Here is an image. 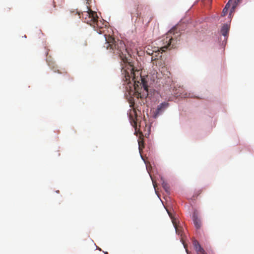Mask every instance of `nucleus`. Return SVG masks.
Segmentation results:
<instances>
[{"label":"nucleus","mask_w":254,"mask_h":254,"mask_svg":"<svg viewBox=\"0 0 254 254\" xmlns=\"http://www.w3.org/2000/svg\"><path fill=\"white\" fill-rule=\"evenodd\" d=\"M192 244L197 254H207L199 242L194 239L192 241Z\"/></svg>","instance_id":"nucleus-6"},{"label":"nucleus","mask_w":254,"mask_h":254,"mask_svg":"<svg viewBox=\"0 0 254 254\" xmlns=\"http://www.w3.org/2000/svg\"><path fill=\"white\" fill-rule=\"evenodd\" d=\"M152 61L153 62V64H156V65H159L160 66L163 65V61L161 59H153V57H152Z\"/></svg>","instance_id":"nucleus-11"},{"label":"nucleus","mask_w":254,"mask_h":254,"mask_svg":"<svg viewBox=\"0 0 254 254\" xmlns=\"http://www.w3.org/2000/svg\"><path fill=\"white\" fill-rule=\"evenodd\" d=\"M105 254H108V253L107 252H105Z\"/></svg>","instance_id":"nucleus-21"},{"label":"nucleus","mask_w":254,"mask_h":254,"mask_svg":"<svg viewBox=\"0 0 254 254\" xmlns=\"http://www.w3.org/2000/svg\"><path fill=\"white\" fill-rule=\"evenodd\" d=\"M192 220L195 228L197 229H200L201 226V222L198 218L197 213L195 211L193 214Z\"/></svg>","instance_id":"nucleus-7"},{"label":"nucleus","mask_w":254,"mask_h":254,"mask_svg":"<svg viewBox=\"0 0 254 254\" xmlns=\"http://www.w3.org/2000/svg\"><path fill=\"white\" fill-rule=\"evenodd\" d=\"M151 19H152V18H150V19H149V21H148V22H150V20H151Z\"/></svg>","instance_id":"nucleus-20"},{"label":"nucleus","mask_w":254,"mask_h":254,"mask_svg":"<svg viewBox=\"0 0 254 254\" xmlns=\"http://www.w3.org/2000/svg\"><path fill=\"white\" fill-rule=\"evenodd\" d=\"M180 36V34L177 32V28L174 27L172 28L161 40L162 44L159 48V51L161 53L166 51L167 50H170L174 48V41L177 36Z\"/></svg>","instance_id":"nucleus-3"},{"label":"nucleus","mask_w":254,"mask_h":254,"mask_svg":"<svg viewBox=\"0 0 254 254\" xmlns=\"http://www.w3.org/2000/svg\"><path fill=\"white\" fill-rule=\"evenodd\" d=\"M136 15H136V17H140V15H141V14H140V13H136Z\"/></svg>","instance_id":"nucleus-16"},{"label":"nucleus","mask_w":254,"mask_h":254,"mask_svg":"<svg viewBox=\"0 0 254 254\" xmlns=\"http://www.w3.org/2000/svg\"><path fill=\"white\" fill-rule=\"evenodd\" d=\"M172 221L173 225L175 228L176 233L178 235H181L182 236L183 228L177 224V223H176L175 220L172 219Z\"/></svg>","instance_id":"nucleus-10"},{"label":"nucleus","mask_w":254,"mask_h":254,"mask_svg":"<svg viewBox=\"0 0 254 254\" xmlns=\"http://www.w3.org/2000/svg\"><path fill=\"white\" fill-rule=\"evenodd\" d=\"M169 106V104L167 102H163L158 106L157 108V114H160L164 110Z\"/></svg>","instance_id":"nucleus-9"},{"label":"nucleus","mask_w":254,"mask_h":254,"mask_svg":"<svg viewBox=\"0 0 254 254\" xmlns=\"http://www.w3.org/2000/svg\"><path fill=\"white\" fill-rule=\"evenodd\" d=\"M105 47L114 58H119L122 65V71L125 74L124 80L127 84H132L138 96L143 98L148 95V86L144 76L139 69H135L130 62V55L124 42L112 36H106Z\"/></svg>","instance_id":"nucleus-1"},{"label":"nucleus","mask_w":254,"mask_h":254,"mask_svg":"<svg viewBox=\"0 0 254 254\" xmlns=\"http://www.w3.org/2000/svg\"><path fill=\"white\" fill-rule=\"evenodd\" d=\"M129 118L130 122L132 126H133L134 127H136V112L134 109L130 110V111L129 112Z\"/></svg>","instance_id":"nucleus-5"},{"label":"nucleus","mask_w":254,"mask_h":254,"mask_svg":"<svg viewBox=\"0 0 254 254\" xmlns=\"http://www.w3.org/2000/svg\"><path fill=\"white\" fill-rule=\"evenodd\" d=\"M140 142H138V144H139V149H140Z\"/></svg>","instance_id":"nucleus-19"},{"label":"nucleus","mask_w":254,"mask_h":254,"mask_svg":"<svg viewBox=\"0 0 254 254\" xmlns=\"http://www.w3.org/2000/svg\"><path fill=\"white\" fill-rule=\"evenodd\" d=\"M230 30V26L227 24H224L221 29V33L225 37H227Z\"/></svg>","instance_id":"nucleus-8"},{"label":"nucleus","mask_w":254,"mask_h":254,"mask_svg":"<svg viewBox=\"0 0 254 254\" xmlns=\"http://www.w3.org/2000/svg\"><path fill=\"white\" fill-rule=\"evenodd\" d=\"M88 11L81 13H76L79 18L82 17L83 21L92 26L94 30L99 34H101L104 33V29H106V24L102 20H99L96 12L92 11L88 8Z\"/></svg>","instance_id":"nucleus-2"},{"label":"nucleus","mask_w":254,"mask_h":254,"mask_svg":"<svg viewBox=\"0 0 254 254\" xmlns=\"http://www.w3.org/2000/svg\"><path fill=\"white\" fill-rule=\"evenodd\" d=\"M184 247L186 248V251L187 254H189V252H188V250H187V249L186 248V245L184 244Z\"/></svg>","instance_id":"nucleus-17"},{"label":"nucleus","mask_w":254,"mask_h":254,"mask_svg":"<svg viewBox=\"0 0 254 254\" xmlns=\"http://www.w3.org/2000/svg\"><path fill=\"white\" fill-rule=\"evenodd\" d=\"M236 6L237 3L236 2H232L231 0H229L223 9L221 15L222 16H225L228 12V9H230L229 15L231 16L234 11Z\"/></svg>","instance_id":"nucleus-4"},{"label":"nucleus","mask_w":254,"mask_h":254,"mask_svg":"<svg viewBox=\"0 0 254 254\" xmlns=\"http://www.w3.org/2000/svg\"><path fill=\"white\" fill-rule=\"evenodd\" d=\"M153 185H154V188L155 189V185L154 184Z\"/></svg>","instance_id":"nucleus-22"},{"label":"nucleus","mask_w":254,"mask_h":254,"mask_svg":"<svg viewBox=\"0 0 254 254\" xmlns=\"http://www.w3.org/2000/svg\"><path fill=\"white\" fill-rule=\"evenodd\" d=\"M162 185L165 191L167 192H169L170 190L169 185L165 181L163 180Z\"/></svg>","instance_id":"nucleus-12"},{"label":"nucleus","mask_w":254,"mask_h":254,"mask_svg":"<svg viewBox=\"0 0 254 254\" xmlns=\"http://www.w3.org/2000/svg\"><path fill=\"white\" fill-rule=\"evenodd\" d=\"M182 97H184V98H193V97H195L194 96H193L192 94L190 93H186L185 94H182Z\"/></svg>","instance_id":"nucleus-13"},{"label":"nucleus","mask_w":254,"mask_h":254,"mask_svg":"<svg viewBox=\"0 0 254 254\" xmlns=\"http://www.w3.org/2000/svg\"><path fill=\"white\" fill-rule=\"evenodd\" d=\"M53 69L54 70V71L55 72H57L59 73H62V72L60 71V70L59 69L56 70V69L54 67H53Z\"/></svg>","instance_id":"nucleus-14"},{"label":"nucleus","mask_w":254,"mask_h":254,"mask_svg":"<svg viewBox=\"0 0 254 254\" xmlns=\"http://www.w3.org/2000/svg\"><path fill=\"white\" fill-rule=\"evenodd\" d=\"M241 0H235L234 2H236L237 4H238V3L240 2L241 1Z\"/></svg>","instance_id":"nucleus-15"},{"label":"nucleus","mask_w":254,"mask_h":254,"mask_svg":"<svg viewBox=\"0 0 254 254\" xmlns=\"http://www.w3.org/2000/svg\"><path fill=\"white\" fill-rule=\"evenodd\" d=\"M53 6L54 7H56V5L55 4V2L54 1H53Z\"/></svg>","instance_id":"nucleus-18"}]
</instances>
